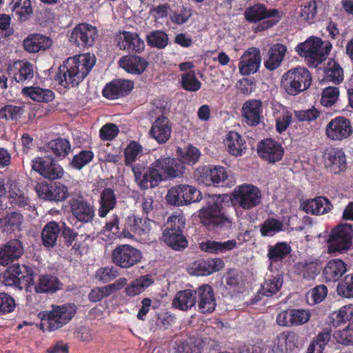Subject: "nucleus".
Instances as JSON below:
<instances>
[{"label": "nucleus", "instance_id": "3", "mask_svg": "<svg viewBox=\"0 0 353 353\" xmlns=\"http://www.w3.org/2000/svg\"><path fill=\"white\" fill-rule=\"evenodd\" d=\"M77 307L74 303L62 305H53L52 310L39 313L41 323L39 327L43 332H52L66 325L74 317Z\"/></svg>", "mask_w": 353, "mask_h": 353}, {"label": "nucleus", "instance_id": "16", "mask_svg": "<svg viewBox=\"0 0 353 353\" xmlns=\"http://www.w3.org/2000/svg\"><path fill=\"white\" fill-rule=\"evenodd\" d=\"M353 132L349 119L338 117L332 119L325 128V134L331 140L341 141L348 138Z\"/></svg>", "mask_w": 353, "mask_h": 353}, {"label": "nucleus", "instance_id": "6", "mask_svg": "<svg viewBox=\"0 0 353 353\" xmlns=\"http://www.w3.org/2000/svg\"><path fill=\"white\" fill-rule=\"evenodd\" d=\"M332 45L329 42H322L318 37H310L305 42L296 46V51L304 57L309 64L318 66L329 54Z\"/></svg>", "mask_w": 353, "mask_h": 353}, {"label": "nucleus", "instance_id": "29", "mask_svg": "<svg viewBox=\"0 0 353 353\" xmlns=\"http://www.w3.org/2000/svg\"><path fill=\"white\" fill-rule=\"evenodd\" d=\"M347 264L340 259L330 260L325 265L323 275L328 282H336L339 281L347 272Z\"/></svg>", "mask_w": 353, "mask_h": 353}, {"label": "nucleus", "instance_id": "31", "mask_svg": "<svg viewBox=\"0 0 353 353\" xmlns=\"http://www.w3.org/2000/svg\"><path fill=\"white\" fill-rule=\"evenodd\" d=\"M119 63L123 69L132 74H142L148 65L145 59L135 55L123 57Z\"/></svg>", "mask_w": 353, "mask_h": 353}, {"label": "nucleus", "instance_id": "11", "mask_svg": "<svg viewBox=\"0 0 353 353\" xmlns=\"http://www.w3.org/2000/svg\"><path fill=\"white\" fill-rule=\"evenodd\" d=\"M234 202L244 210L252 209L261 203V190L252 184L244 183L235 188Z\"/></svg>", "mask_w": 353, "mask_h": 353}, {"label": "nucleus", "instance_id": "58", "mask_svg": "<svg viewBox=\"0 0 353 353\" xmlns=\"http://www.w3.org/2000/svg\"><path fill=\"white\" fill-rule=\"evenodd\" d=\"M339 97V88L334 86H328L322 92L321 103L323 106L331 107L337 101Z\"/></svg>", "mask_w": 353, "mask_h": 353}, {"label": "nucleus", "instance_id": "62", "mask_svg": "<svg viewBox=\"0 0 353 353\" xmlns=\"http://www.w3.org/2000/svg\"><path fill=\"white\" fill-rule=\"evenodd\" d=\"M119 275L118 271L112 267L99 268L94 274L97 280L103 283L109 282Z\"/></svg>", "mask_w": 353, "mask_h": 353}, {"label": "nucleus", "instance_id": "47", "mask_svg": "<svg viewBox=\"0 0 353 353\" xmlns=\"http://www.w3.org/2000/svg\"><path fill=\"white\" fill-rule=\"evenodd\" d=\"M283 283V278L279 274L268 277L261 285L259 293L262 296H272L281 290Z\"/></svg>", "mask_w": 353, "mask_h": 353}, {"label": "nucleus", "instance_id": "64", "mask_svg": "<svg viewBox=\"0 0 353 353\" xmlns=\"http://www.w3.org/2000/svg\"><path fill=\"white\" fill-rule=\"evenodd\" d=\"M334 338L339 343L345 345H353V328L347 327L343 330H337L334 334Z\"/></svg>", "mask_w": 353, "mask_h": 353}, {"label": "nucleus", "instance_id": "20", "mask_svg": "<svg viewBox=\"0 0 353 353\" xmlns=\"http://www.w3.org/2000/svg\"><path fill=\"white\" fill-rule=\"evenodd\" d=\"M260 50L256 48H248L241 56L239 64V72L242 75L254 74L261 65Z\"/></svg>", "mask_w": 353, "mask_h": 353}, {"label": "nucleus", "instance_id": "33", "mask_svg": "<svg viewBox=\"0 0 353 353\" xmlns=\"http://www.w3.org/2000/svg\"><path fill=\"white\" fill-rule=\"evenodd\" d=\"M70 205L73 215L81 223L79 228L88 221V205L84 201L83 197L80 194L74 195L70 201Z\"/></svg>", "mask_w": 353, "mask_h": 353}, {"label": "nucleus", "instance_id": "44", "mask_svg": "<svg viewBox=\"0 0 353 353\" xmlns=\"http://www.w3.org/2000/svg\"><path fill=\"white\" fill-rule=\"evenodd\" d=\"M61 283L57 277L45 274L40 276L34 289L37 293L54 292L61 288Z\"/></svg>", "mask_w": 353, "mask_h": 353}, {"label": "nucleus", "instance_id": "8", "mask_svg": "<svg viewBox=\"0 0 353 353\" xmlns=\"http://www.w3.org/2000/svg\"><path fill=\"white\" fill-rule=\"evenodd\" d=\"M184 226L185 219L180 215H172L167 221V228L163 233V239L175 250L184 249L188 245V241L182 234Z\"/></svg>", "mask_w": 353, "mask_h": 353}, {"label": "nucleus", "instance_id": "1", "mask_svg": "<svg viewBox=\"0 0 353 353\" xmlns=\"http://www.w3.org/2000/svg\"><path fill=\"white\" fill-rule=\"evenodd\" d=\"M185 169L180 159L161 157L148 168L137 165L132 168V171L137 185L141 189H148L157 186L161 181L181 177Z\"/></svg>", "mask_w": 353, "mask_h": 353}, {"label": "nucleus", "instance_id": "25", "mask_svg": "<svg viewBox=\"0 0 353 353\" xmlns=\"http://www.w3.org/2000/svg\"><path fill=\"white\" fill-rule=\"evenodd\" d=\"M198 310L203 314L212 312L216 306L214 294L211 286L203 285L196 290Z\"/></svg>", "mask_w": 353, "mask_h": 353}, {"label": "nucleus", "instance_id": "43", "mask_svg": "<svg viewBox=\"0 0 353 353\" xmlns=\"http://www.w3.org/2000/svg\"><path fill=\"white\" fill-rule=\"evenodd\" d=\"M22 93L29 97L31 99L39 102H50L54 99V93L49 89H43L40 87H25L22 89Z\"/></svg>", "mask_w": 353, "mask_h": 353}, {"label": "nucleus", "instance_id": "21", "mask_svg": "<svg viewBox=\"0 0 353 353\" xmlns=\"http://www.w3.org/2000/svg\"><path fill=\"white\" fill-rule=\"evenodd\" d=\"M257 152L261 158L272 163L280 161L284 153L281 145L271 139L260 142Z\"/></svg>", "mask_w": 353, "mask_h": 353}, {"label": "nucleus", "instance_id": "46", "mask_svg": "<svg viewBox=\"0 0 353 353\" xmlns=\"http://www.w3.org/2000/svg\"><path fill=\"white\" fill-rule=\"evenodd\" d=\"M286 225L283 221L274 217H269L260 225V232L263 236H273L284 231Z\"/></svg>", "mask_w": 353, "mask_h": 353}, {"label": "nucleus", "instance_id": "24", "mask_svg": "<svg viewBox=\"0 0 353 353\" xmlns=\"http://www.w3.org/2000/svg\"><path fill=\"white\" fill-rule=\"evenodd\" d=\"M23 253L21 242L18 239L10 240L0 248V265H8L20 258Z\"/></svg>", "mask_w": 353, "mask_h": 353}, {"label": "nucleus", "instance_id": "41", "mask_svg": "<svg viewBox=\"0 0 353 353\" xmlns=\"http://www.w3.org/2000/svg\"><path fill=\"white\" fill-rule=\"evenodd\" d=\"M287 48L280 43L273 45L268 52V59L265 62V67L270 70H274L281 63Z\"/></svg>", "mask_w": 353, "mask_h": 353}, {"label": "nucleus", "instance_id": "54", "mask_svg": "<svg viewBox=\"0 0 353 353\" xmlns=\"http://www.w3.org/2000/svg\"><path fill=\"white\" fill-rule=\"evenodd\" d=\"M24 112L23 106L14 105H6L0 108V119L14 120L19 119Z\"/></svg>", "mask_w": 353, "mask_h": 353}, {"label": "nucleus", "instance_id": "37", "mask_svg": "<svg viewBox=\"0 0 353 353\" xmlns=\"http://www.w3.org/2000/svg\"><path fill=\"white\" fill-rule=\"evenodd\" d=\"M196 300V290H181L175 294L172 305L179 310L187 311L195 305Z\"/></svg>", "mask_w": 353, "mask_h": 353}, {"label": "nucleus", "instance_id": "19", "mask_svg": "<svg viewBox=\"0 0 353 353\" xmlns=\"http://www.w3.org/2000/svg\"><path fill=\"white\" fill-rule=\"evenodd\" d=\"M241 114L247 125H258L263 118L262 102L257 99L245 101L241 108Z\"/></svg>", "mask_w": 353, "mask_h": 353}, {"label": "nucleus", "instance_id": "56", "mask_svg": "<svg viewBox=\"0 0 353 353\" xmlns=\"http://www.w3.org/2000/svg\"><path fill=\"white\" fill-rule=\"evenodd\" d=\"M325 73V77L334 83H339L343 80V70L335 61L328 62Z\"/></svg>", "mask_w": 353, "mask_h": 353}, {"label": "nucleus", "instance_id": "30", "mask_svg": "<svg viewBox=\"0 0 353 353\" xmlns=\"http://www.w3.org/2000/svg\"><path fill=\"white\" fill-rule=\"evenodd\" d=\"M297 347V336L294 332H288L277 336L272 350L275 353H291Z\"/></svg>", "mask_w": 353, "mask_h": 353}, {"label": "nucleus", "instance_id": "48", "mask_svg": "<svg viewBox=\"0 0 353 353\" xmlns=\"http://www.w3.org/2000/svg\"><path fill=\"white\" fill-rule=\"evenodd\" d=\"M69 41L78 47H86L88 43V23H79L72 30Z\"/></svg>", "mask_w": 353, "mask_h": 353}, {"label": "nucleus", "instance_id": "18", "mask_svg": "<svg viewBox=\"0 0 353 353\" xmlns=\"http://www.w3.org/2000/svg\"><path fill=\"white\" fill-rule=\"evenodd\" d=\"M154 222L148 219H140L134 216H128L122 233L125 238H133L135 235L141 236L150 231Z\"/></svg>", "mask_w": 353, "mask_h": 353}, {"label": "nucleus", "instance_id": "59", "mask_svg": "<svg viewBox=\"0 0 353 353\" xmlns=\"http://www.w3.org/2000/svg\"><path fill=\"white\" fill-rule=\"evenodd\" d=\"M182 87L188 91L196 92L201 88V83L192 71L184 73L181 77Z\"/></svg>", "mask_w": 353, "mask_h": 353}, {"label": "nucleus", "instance_id": "2", "mask_svg": "<svg viewBox=\"0 0 353 353\" xmlns=\"http://www.w3.org/2000/svg\"><path fill=\"white\" fill-rule=\"evenodd\" d=\"M88 74V53L68 58L58 69L54 81L64 88L77 86Z\"/></svg>", "mask_w": 353, "mask_h": 353}, {"label": "nucleus", "instance_id": "55", "mask_svg": "<svg viewBox=\"0 0 353 353\" xmlns=\"http://www.w3.org/2000/svg\"><path fill=\"white\" fill-rule=\"evenodd\" d=\"M148 44L154 48H164L168 43V35L163 31L150 32L146 37Z\"/></svg>", "mask_w": 353, "mask_h": 353}, {"label": "nucleus", "instance_id": "4", "mask_svg": "<svg viewBox=\"0 0 353 353\" xmlns=\"http://www.w3.org/2000/svg\"><path fill=\"white\" fill-rule=\"evenodd\" d=\"M205 199L208 205L202 208L199 214L201 222L205 225L230 228L231 220L221 210L223 203L222 197L220 195H210Z\"/></svg>", "mask_w": 353, "mask_h": 353}, {"label": "nucleus", "instance_id": "53", "mask_svg": "<svg viewBox=\"0 0 353 353\" xmlns=\"http://www.w3.org/2000/svg\"><path fill=\"white\" fill-rule=\"evenodd\" d=\"M125 161L127 165H132L137 159L143 155L142 146L135 141L130 142L125 149Z\"/></svg>", "mask_w": 353, "mask_h": 353}, {"label": "nucleus", "instance_id": "12", "mask_svg": "<svg viewBox=\"0 0 353 353\" xmlns=\"http://www.w3.org/2000/svg\"><path fill=\"white\" fill-rule=\"evenodd\" d=\"M201 199L202 194L199 190L185 184L171 188L166 195L168 203L177 206L196 203Z\"/></svg>", "mask_w": 353, "mask_h": 353}, {"label": "nucleus", "instance_id": "23", "mask_svg": "<svg viewBox=\"0 0 353 353\" xmlns=\"http://www.w3.org/2000/svg\"><path fill=\"white\" fill-rule=\"evenodd\" d=\"M197 173L198 181L205 185L219 184L228 177L225 169L221 166L203 167L198 169Z\"/></svg>", "mask_w": 353, "mask_h": 353}, {"label": "nucleus", "instance_id": "28", "mask_svg": "<svg viewBox=\"0 0 353 353\" xmlns=\"http://www.w3.org/2000/svg\"><path fill=\"white\" fill-rule=\"evenodd\" d=\"M117 43L121 50L128 52H141L145 47L143 41L137 34L130 32H121L117 37Z\"/></svg>", "mask_w": 353, "mask_h": 353}, {"label": "nucleus", "instance_id": "17", "mask_svg": "<svg viewBox=\"0 0 353 353\" xmlns=\"http://www.w3.org/2000/svg\"><path fill=\"white\" fill-rule=\"evenodd\" d=\"M323 159L325 168L331 172L339 174L346 169V157L341 149H326L323 154Z\"/></svg>", "mask_w": 353, "mask_h": 353}, {"label": "nucleus", "instance_id": "14", "mask_svg": "<svg viewBox=\"0 0 353 353\" xmlns=\"http://www.w3.org/2000/svg\"><path fill=\"white\" fill-rule=\"evenodd\" d=\"M32 168L46 179L54 180L63 175V168L51 155L38 157L32 160Z\"/></svg>", "mask_w": 353, "mask_h": 353}, {"label": "nucleus", "instance_id": "60", "mask_svg": "<svg viewBox=\"0 0 353 353\" xmlns=\"http://www.w3.org/2000/svg\"><path fill=\"white\" fill-rule=\"evenodd\" d=\"M9 202L13 207L25 208L29 205V199L20 189L9 191Z\"/></svg>", "mask_w": 353, "mask_h": 353}, {"label": "nucleus", "instance_id": "42", "mask_svg": "<svg viewBox=\"0 0 353 353\" xmlns=\"http://www.w3.org/2000/svg\"><path fill=\"white\" fill-rule=\"evenodd\" d=\"M71 150L70 141L66 139L58 138L50 141L47 145V152L55 158H65Z\"/></svg>", "mask_w": 353, "mask_h": 353}, {"label": "nucleus", "instance_id": "27", "mask_svg": "<svg viewBox=\"0 0 353 353\" xmlns=\"http://www.w3.org/2000/svg\"><path fill=\"white\" fill-rule=\"evenodd\" d=\"M241 244L239 237L237 239H230L223 242L207 240L199 243V248L210 254H222L233 250Z\"/></svg>", "mask_w": 353, "mask_h": 353}, {"label": "nucleus", "instance_id": "13", "mask_svg": "<svg viewBox=\"0 0 353 353\" xmlns=\"http://www.w3.org/2000/svg\"><path fill=\"white\" fill-rule=\"evenodd\" d=\"M153 111L156 114H161V116L158 117L152 123L150 134L158 143H166L170 139L172 132L171 124L168 118L164 116L168 111L167 105H163L160 101H158L156 108Z\"/></svg>", "mask_w": 353, "mask_h": 353}, {"label": "nucleus", "instance_id": "63", "mask_svg": "<svg viewBox=\"0 0 353 353\" xmlns=\"http://www.w3.org/2000/svg\"><path fill=\"white\" fill-rule=\"evenodd\" d=\"M339 294L346 297H353V274H348L345 277L343 283L337 287Z\"/></svg>", "mask_w": 353, "mask_h": 353}, {"label": "nucleus", "instance_id": "50", "mask_svg": "<svg viewBox=\"0 0 353 353\" xmlns=\"http://www.w3.org/2000/svg\"><path fill=\"white\" fill-rule=\"evenodd\" d=\"M331 339L327 329L319 332L307 348V353H322Z\"/></svg>", "mask_w": 353, "mask_h": 353}, {"label": "nucleus", "instance_id": "39", "mask_svg": "<svg viewBox=\"0 0 353 353\" xmlns=\"http://www.w3.org/2000/svg\"><path fill=\"white\" fill-rule=\"evenodd\" d=\"M154 282V278L150 274L141 276L132 281L125 288V292L128 296H135L144 292Z\"/></svg>", "mask_w": 353, "mask_h": 353}, {"label": "nucleus", "instance_id": "34", "mask_svg": "<svg viewBox=\"0 0 353 353\" xmlns=\"http://www.w3.org/2000/svg\"><path fill=\"white\" fill-rule=\"evenodd\" d=\"M61 230V227L56 221H52L46 223L41 234L43 246L48 248H54Z\"/></svg>", "mask_w": 353, "mask_h": 353}, {"label": "nucleus", "instance_id": "52", "mask_svg": "<svg viewBox=\"0 0 353 353\" xmlns=\"http://www.w3.org/2000/svg\"><path fill=\"white\" fill-rule=\"evenodd\" d=\"M176 152L183 165L184 163L189 165L196 163L201 155L199 150L192 145L188 146L184 150L178 148Z\"/></svg>", "mask_w": 353, "mask_h": 353}, {"label": "nucleus", "instance_id": "61", "mask_svg": "<svg viewBox=\"0 0 353 353\" xmlns=\"http://www.w3.org/2000/svg\"><path fill=\"white\" fill-rule=\"evenodd\" d=\"M15 307V301L10 294L5 292L0 293V316L13 312Z\"/></svg>", "mask_w": 353, "mask_h": 353}, {"label": "nucleus", "instance_id": "26", "mask_svg": "<svg viewBox=\"0 0 353 353\" xmlns=\"http://www.w3.org/2000/svg\"><path fill=\"white\" fill-rule=\"evenodd\" d=\"M52 39L48 36L39 33L30 34L24 40V50L30 53L45 51L52 45Z\"/></svg>", "mask_w": 353, "mask_h": 353}, {"label": "nucleus", "instance_id": "51", "mask_svg": "<svg viewBox=\"0 0 353 353\" xmlns=\"http://www.w3.org/2000/svg\"><path fill=\"white\" fill-rule=\"evenodd\" d=\"M330 318L333 325L336 327L351 321L353 318V304L343 306L334 312Z\"/></svg>", "mask_w": 353, "mask_h": 353}, {"label": "nucleus", "instance_id": "7", "mask_svg": "<svg viewBox=\"0 0 353 353\" xmlns=\"http://www.w3.org/2000/svg\"><path fill=\"white\" fill-rule=\"evenodd\" d=\"M310 72L305 68H296L285 72L282 77V86L290 95H296L307 90L311 84Z\"/></svg>", "mask_w": 353, "mask_h": 353}, {"label": "nucleus", "instance_id": "36", "mask_svg": "<svg viewBox=\"0 0 353 353\" xmlns=\"http://www.w3.org/2000/svg\"><path fill=\"white\" fill-rule=\"evenodd\" d=\"M228 152L233 156H241L246 150V145L241 136L234 131L229 132L224 140Z\"/></svg>", "mask_w": 353, "mask_h": 353}, {"label": "nucleus", "instance_id": "9", "mask_svg": "<svg viewBox=\"0 0 353 353\" xmlns=\"http://www.w3.org/2000/svg\"><path fill=\"white\" fill-rule=\"evenodd\" d=\"M244 17L246 21L250 23H256L263 19H270L257 27V30H263L272 27L277 23L281 17L278 10H268L264 4L257 3L245 8Z\"/></svg>", "mask_w": 353, "mask_h": 353}, {"label": "nucleus", "instance_id": "49", "mask_svg": "<svg viewBox=\"0 0 353 353\" xmlns=\"http://www.w3.org/2000/svg\"><path fill=\"white\" fill-rule=\"evenodd\" d=\"M268 251V257L271 263H276L290 254L291 247L285 242H279L274 245H269Z\"/></svg>", "mask_w": 353, "mask_h": 353}, {"label": "nucleus", "instance_id": "5", "mask_svg": "<svg viewBox=\"0 0 353 353\" xmlns=\"http://www.w3.org/2000/svg\"><path fill=\"white\" fill-rule=\"evenodd\" d=\"M3 282L17 290L27 289L34 283V270L28 265L14 263L3 273Z\"/></svg>", "mask_w": 353, "mask_h": 353}, {"label": "nucleus", "instance_id": "32", "mask_svg": "<svg viewBox=\"0 0 353 353\" xmlns=\"http://www.w3.org/2000/svg\"><path fill=\"white\" fill-rule=\"evenodd\" d=\"M23 216L17 212H10L0 218V229L3 233L12 234L20 231Z\"/></svg>", "mask_w": 353, "mask_h": 353}, {"label": "nucleus", "instance_id": "15", "mask_svg": "<svg viewBox=\"0 0 353 353\" xmlns=\"http://www.w3.org/2000/svg\"><path fill=\"white\" fill-rule=\"evenodd\" d=\"M112 259L115 265L128 269L140 262L141 253L129 245H121L114 250Z\"/></svg>", "mask_w": 353, "mask_h": 353}, {"label": "nucleus", "instance_id": "40", "mask_svg": "<svg viewBox=\"0 0 353 353\" xmlns=\"http://www.w3.org/2000/svg\"><path fill=\"white\" fill-rule=\"evenodd\" d=\"M16 69L13 72L12 81L17 83L23 84L30 81L34 77L33 65L30 62L17 61L14 64Z\"/></svg>", "mask_w": 353, "mask_h": 353}, {"label": "nucleus", "instance_id": "57", "mask_svg": "<svg viewBox=\"0 0 353 353\" xmlns=\"http://www.w3.org/2000/svg\"><path fill=\"white\" fill-rule=\"evenodd\" d=\"M174 348L177 353H201V349L194 338L177 341Z\"/></svg>", "mask_w": 353, "mask_h": 353}, {"label": "nucleus", "instance_id": "35", "mask_svg": "<svg viewBox=\"0 0 353 353\" xmlns=\"http://www.w3.org/2000/svg\"><path fill=\"white\" fill-rule=\"evenodd\" d=\"M302 208L307 213L321 215L329 212L332 208V205L327 199L319 196L304 202L302 204Z\"/></svg>", "mask_w": 353, "mask_h": 353}, {"label": "nucleus", "instance_id": "22", "mask_svg": "<svg viewBox=\"0 0 353 353\" xmlns=\"http://www.w3.org/2000/svg\"><path fill=\"white\" fill-rule=\"evenodd\" d=\"M134 83L130 80L116 79L108 83L103 90V96L115 99L128 95L133 89Z\"/></svg>", "mask_w": 353, "mask_h": 353}, {"label": "nucleus", "instance_id": "38", "mask_svg": "<svg viewBox=\"0 0 353 353\" xmlns=\"http://www.w3.org/2000/svg\"><path fill=\"white\" fill-rule=\"evenodd\" d=\"M10 6L17 20L21 23L28 21L33 13L30 0H12Z\"/></svg>", "mask_w": 353, "mask_h": 353}, {"label": "nucleus", "instance_id": "10", "mask_svg": "<svg viewBox=\"0 0 353 353\" xmlns=\"http://www.w3.org/2000/svg\"><path fill=\"white\" fill-rule=\"evenodd\" d=\"M352 230L349 225H341L332 230L328 239L327 253L334 254L346 252L352 245Z\"/></svg>", "mask_w": 353, "mask_h": 353}, {"label": "nucleus", "instance_id": "45", "mask_svg": "<svg viewBox=\"0 0 353 353\" xmlns=\"http://www.w3.org/2000/svg\"><path fill=\"white\" fill-rule=\"evenodd\" d=\"M117 199L114 191L110 188L103 190L100 198V206L98 214L101 217H105L116 205Z\"/></svg>", "mask_w": 353, "mask_h": 353}]
</instances>
